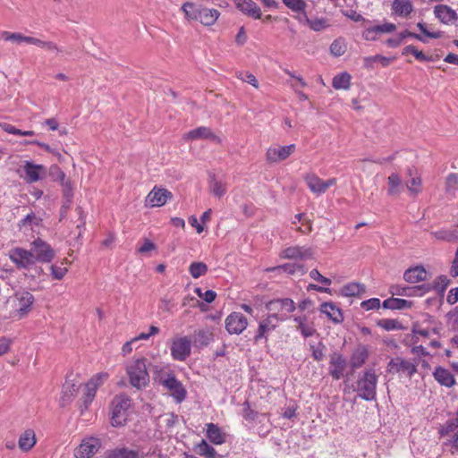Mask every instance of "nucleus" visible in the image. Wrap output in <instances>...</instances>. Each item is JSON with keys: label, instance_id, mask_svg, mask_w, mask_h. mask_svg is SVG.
Instances as JSON below:
<instances>
[{"label": "nucleus", "instance_id": "nucleus-1", "mask_svg": "<svg viewBox=\"0 0 458 458\" xmlns=\"http://www.w3.org/2000/svg\"><path fill=\"white\" fill-rule=\"evenodd\" d=\"M55 256L53 248L40 238L35 239L30 243V249L25 250L20 247L9 251L10 259L18 268L29 269L37 262L49 263Z\"/></svg>", "mask_w": 458, "mask_h": 458}, {"label": "nucleus", "instance_id": "nucleus-2", "mask_svg": "<svg viewBox=\"0 0 458 458\" xmlns=\"http://www.w3.org/2000/svg\"><path fill=\"white\" fill-rule=\"evenodd\" d=\"M111 424L120 427L126 423L131 412V399L125 394L116 395L111 403Z\"/></svg>", "mask_w": 458, "mask_h": 458}, {"label": "nucleus", "instance_id": "nucleus-3", "mask_svg": "<svg viewBox=\"0 0 458 458\" xmlns=\"http://www.w3.org/2000/svg\"><path fill=\"white\" fill-rule=\"evenodd\" d=\"M147 361L145 358H139L130 362L126 368L131 385L138 389L145 387L149 382Z\"/></svg>", "mask_w": 458, "mask_h": 458}, {"label": "nucleus", "instance_id": "nucleus-4", "mask_svg": "<svg viewBox=\"0 0 458 458\" xmlns=\"http://www.w3.org/2000/svg\"><path fill=\"white\" fill-rule=\"evenodd\" d=\"M377 384V376L373 369L366 370L361 377L357 381L356 391L358 395L366 401L376 399V388Z\"/></svg>", "mask_w": 458, "mask_h": 458}, {"label": "nucleus", "instance_id": "nucleus-5", "mask_svg": "<svg viewBox=\"0 0 458 458\" xmlns=\"http://www.w3.org/2000/svg\"><path fill=\"white\" fill-rule=\"evenodd\" d=\"M266 309L270 315H276L280 321L289 318V314L296 309L294 301L290 298L274 299L266 303Z\"/></svg>", "mask_w": 458, "mask_h": 458}, {"label": "nucleus", "instance_id": "nucleus-6", "mask_svg": "<svg viewBox=\"0 0 458 458\" xmlns=\"http://www.w3.org/2000/svg\"><path fill=\"white\" fill-rule=\"evenodd\" d=\"M158 383L170 392V394L177 403H182L186 398L187 391L174 373L160 376Z\"/></svg>", "mask_w": 458, "mask_h": 458}, {"label": "nucleus", "instance_id": "nucleus-7", "mask_svg": "<svg viewBox=\"0 0 458 458\" xmlns=\"http://www.w3.org/2000/svg\"><path fill=\"white\" fill-rule=\"evenodd\" d=\"M170 350L174 360L183 361L191 355V340L187 336L174 338Z\"/></svg>", "mask_w": 458, "mask_h": 458}, {"label": "nucleus", "instance_id": "nucleus-8", "mask_svg": "<svg viewBox=\"0 0 458 458\" xmlns=\"http://www.w3.org/2000/svg\"><path fill=\"white\" fill-rule=\"evenodd\" d=\"M100 446L101 441L99 438L94 437H85L75 449L74 456L76 458H90L99 450Z\"/></svg>", "mask_w": 458, "mask_h": 458}, {"label": "nucleus", "instance_id": "nucleus-9", "mask_svg": "<svg viewBox=\"0 0 458 458\" xmlns=\"http://www.w3.org/2000/svg\"><path fill=\"white\" fill-rule=\"evenodd\" d=\"M387 371L390 373H403L411 377L417 372V364L401 357H395L388 362Z\"/></svg>", "mask_w": 458, "mask_h": 458}, {"label": "nucleus", "instance_id": "nucleus-10", "mask_svg": "<svg viewBox=\"0 0 458 458\" xmlns=\"http://www.w3.org/2000/svg\"><path fill=\"white\" fill-rule=\"evenodd\" d=\"M225 324V328L230 335H240L247 328L248 319L240 312H233L227 316Z\"/></svg>", "mask_w": 458, "mask_h": 458}, {"label": "nucleus", "instance_id": "nucleus-11", "mask_svg": "<svg viewBox=\"0 0 458 458\" xmlns=\"http://www.w3.org/2000/svg\"><path fill=\"white\" fill-rule=\"evenodd\" d=\"M279 322L280 320L276 318V315L270 314L259 321L257 333L253 338L254 342L259 343L262 339L267 341L269 333L278 327Z\"/></svg>", "mask_w": 458, "mask_h": 458}, {"label": "nucleus", "instance_id": "nucleus-12", "mask_svg": "<svg viewBox=\"0 0 458 458\" xmlns=\"http://www.w3.org/2000/svg\"><path fill=\"white\" fill-rule=\"evenodd\" d=\"M295 145L291 144L283 147H270L266 153V159L268 163H279L287 159L294 151Z\"/></svg>", "mask_w": 458, "mask_h": 458}, {"label": "nucleus", "instance_id": "nucleus-13", "mask_svg": "<svg viewBox=\"0 0 458 458\" xmlns=\"http://www.w3.org/2000/svg\"><path fill=\"white\" fill-rule=\"evenodd\" d=\"M305 182L310 190L315 194H322L327 190L336 183L335 178H330L327 181H323L316 174H310L305 176Z\"/></svg>", "mask_w": 458, "mask_h": 458}, {"label": "nucleus", "instance_id": "nucleus-14", "mask_svg": "<svg viewBox=\"0 0 458 458\" xmlns=\"http://www.w3.org/2000/svg\"><path fill=\"white\" fill-rule=\"evenodd\" d=\"M25 180L33 183L41 180L47 174V168L43 165H36L31 161H25L22 166Z\"/></svg>", "mask_w": 458, "mask_h": 458}, {"label": "nucleus", "instance_id": "nucleus-15", "mask_svg": "<svg viewBox=\"0 0 458 458\" xmlns=\"http://www.w3.org/2000/svg\"><path fill=\"white\" fill-rule=\"evenodd\" d=\"M329 364V374L334 379L339 380L344 376V372L347 365L346 359L343 354L335 352L330 355Z\"/></svg>", "mask_w": 458, "mask_h": 458}, {"label": "nucleus", "instance_id": "nucleus-16", "mask_svg": "<svg viewBox=\"0 0 458 458\" xmlns=\"http://www.w3.org/2000/svg\"><path fill=\"white\" fill-rule=\"evenodd\" d=\"M172 198V193L165 189H157L156 187L148 193L147 202L150 207H162L167 199Z\"/></svg>", "mask_w": 458, "mask_h": 458}, {"label": "nucleus", "instance_id": "nucleus-17", "mask_svg": "<svg viewBox=\"0 0 458 458\" xmlns=\"http://www.w3.org/2000/svg\"><path fill=\"white\" fill-rule=\"evenodd\" d=\"M236 8L254 19L261 18V10L252 0H233Z\"/></svg>", "mask_w": 458, "mask_h": 458}, {"label": "nucleus", "instance_id": "nucleus-18", "mask_svg": "<svg viewBox=\"0 0 458 458\" xmlns=\"http://www.w3.org/2000/svg\"><path fill=\"white\" fill-rule=\"evenodd\" d=\"M282 255L289 259H307L312 258V251L310 248L293 246L286 248Z\"/></svg>", "mask_w": 458, "mask_h": 458}, {"label": "nucleus", "instance_id": "nucleus-19", "mask_svg": "<svg viewBox=\"0 0 458 458\" xmlns=\"http://www.w3.org/2000/svg\"><path fill=\"white\" fill-rule=\"evenodd\" d=\"M186 140H199V139H208L214 142H219V138L214 134L210 128L200 126L194 130L190 131L185 136Z\"/></svg>", "mask_w": 458, "mask_h": 458}, {"label": "nucleus", "instance_id": "nucleus-20", "mask_svg": "<svg viewBox=\"0 0 458 458\" xmlns=\"http://www.w3.org/2000/svg\"><path fill=\"white\" fill-rule=\"evenodd\" d=\"M434 13L441 22L445 24H448L458 19L455 11L445 4H439L435 6Z\"/></svg>", "mask_w": 458, "mask_h": 458}, {"label": "nucleus", "instance_id": "nucleus-21", "mask_svg": "<svg viewBox=\"0 0 458 458\" xmlns=\"http://www.w3.org/2000/svg\"><path fill=\"white\" fill-rule=\"evenodd\" d=\"M450 284V279L446 276H439L433 282V284H421L419 288L423 289V293H428L432 290L437 291L439 294H444L447 286Z\"/></svg>", "mask_w": 458, "mask_h": 458}, {"label": "nucleus", "instance_id": "nucleus-22", "mask_svg": "<svg viewBox=\"0 0 458 458\" xmlns=\"http://www.w3.org/2000/svg\"><path fill=\"white\" fill-rule=\"evenodd\" d=\"M434 378L441 385L446 387H452L456 381L454 375L446 369L437 367L434 373Z\"/></svg>", "mask_w": 458, "mask_h": 458}, {"label": "nucleus", "instance_id": "nucleus-23", "mask_svg": "<svg viewBox=\"0 0 458 458\" xmlns=\"http://www.w3.org/2000/svg\"><path fill=\"white\" fill-rule=\"evenodd\" d=\"M49 175L54 181H58L64 187V196L66 198L71 197V184L69 181L65 180V174L63 170L56 165H51L49 169Z\"/></svg>", "mask_w": 458, "mask_h": 458}, {"label": "nucleus", "instance_id": "nucleus-24", "mask_svg": "<svg viewBox=\"0 0 458 458\" xmlns=\"http://www.w3.org/2000/svg\"><path fill=\"white\" fill-rule=\"evenodd\" d=\"M391 6L393 13L400 17H408L413 12L411 0H394Z\"/></svg>", "mask_w": 458, "mask_h": 458}, {"label": "nucleus", "instance_id": "nucleus-25", "mask_svg": "<svg viewBox=\"0 0 458 458\" xmlns=\"http://www.w3.org/2000/svg\"><path fill=\"white\" fill-rule=\"evenodd\" d=\"M220 13L216 9L200 8L195 20L205 26L213 25L218 19Z\"/></svg>", "mask_w": 458, "mask_h": 458}, {"label": "nucleus", "instance_id": "nucleus-26", "mask_svg": "<svg viewBox=\"0 0 458 458\" xmlns=\"http://www.w3.org/2000/svg\"><path fill=\"white\" fill-rule=\"evenodd\" d=\"M427 271L423 267H415L404 272L403 278L406 282L415 284L427 280Z\"/></svg>", "mask_w": 458, "mask_h": 458}, {"label": "nucleus", "instance_id": "nucleus-27", "mask_svg": "<svg viewBox=\"0 0 458 458\" xmlns=\"http://www.w3.org/2000/svg\"><path fill=\"white\" fill-rule=\"evenodd\" d=\"M369 357V351L366 346L360 345L352 354L350 363L352 369L360 368Z\"/></svg>", "mask_w": 458, "mask_h": 458}, {"label": "nucleus", "instance_id": "nucleus-28", "mask_svg": "<svg viewBox=\"0 0 458 458\" xmlns=\"http://www.w3.org/2000/svg\"><path fill=\"white\" fill-rule=\"evenodd\" d=\"M320 311L326 314L334 323H341L344 319L341 310L332 302L322 303Z\"/></svg>", "mask_w": 458, "mask_h": 458}, {"label": "nucleus", "instance_id": "nucleus-29", "mask_svg": "<svg viewBox=\"0 0 458 458\" xmlns=\"http://www.w3.org/2000/svg\"><path fill=\"white\" fill-rule=\"evenodd\" d=\"M206 436L208 440L215 445H222L225 441V435L221 431L220 428L214 423L207 424Z\"/></svg>", "mask_w": 458, "mask_h": 458}, {"label": "nucleus", "instance_id": "nucleus-30", "mask_svg": "<svg viewBox=\"0 0 458 458\" xmlns=\"http://www.w3.org/2000/svg\"><path fill=\"white\" fill-rule=\"evenodd\" d=\"M16 298L19 301L18 312L21 316L27 314L34 302V296L29 292H22L21 293H17Z\"/></svg>", "mask_w": 458, "mask_h": 458}, {"label": "nucleus", "instance_id": "nucleus-31", "mask_svg": "<svg viewBox=\"0 0 458 458\" xmlns=\"http://www.w3.org/2000/svg\"><path fill=\"white\" fill-rule=\"evenodd\" d=\"M36 435L32 429H28L22 433L19 438V447L24 451H30L36 444Z\"/></svg>", "mask_w": 458, "mask_h": 458}, {"label": "nucleus", "instance_id": "nucleus-32", "mask_svg": "<svg viewBox=\"0 0 458 458\" xmlns=\"http://www.w3.org/2000/svg\"><path fill=\"white\" fill-rule=\"evenodd\" d=\"M293 320L297 323V330L300 331L305 338L312 336L316 333V329L312 326L308 325L307 315L296 316L293 318Z\"/></svg>", "mask_w": 458, "mask_h": 458}, {"label": "nucleus", "instance_id": "nucleus-33", "mask_svg": "<svg viewBox=\"0 0 458 458\" xmlns=\"http://www.w3.org/2000/svg\"><path fill=\"white\" fill-rule=\"evenodd\" d=\"M214 340V335L208 329H200L194 333L193 342L197 346H207Z\"/></svg>", "mask_w": 458, "mask_h": 458}, {"label": "nucleus", "instance_id": "nucleus-34", "mask_svg": "<svg viewBox=\"0 0 458 458\" xmlns=\"http://www.w3.org/2000/svg\"><path fill=\"white\" fill-rule=\"evenodd\" d=\"M390 292L393 295L414 296L421 295L423 293V289L419 288V285L415 287L393 285Z\"/></svg>", "mask_w": 458, "mask_h": 458}, {"label": "nucleus", "instance_id": "nucleus-35", "mask_svg": "<svg viewBox=\"0 0 458 458\" xmlns=\"http://www.w3.org/2000/svg\"><path fill=\"white\" fill-rule=\"evenodd\" d=\"M267 271L272 272V271H278V272H284L288 275H293L296 272H301V275L305 274L306 270L304 269V267L300 264H284L273 267L267 268Z\"/></svg>", "mask_w": 458, "mask_h": 458}, {"label": "nucleus", "instance_id": "nucleus-36", "mask_svg": "<svg viewBox=\"0 0 458 458\" xmlns=\"http://www.w3.org/2000/svg\"><path fill=\"white\" fill-rule=\"evenodd\" d=\"M384 309H389V310H403L406 308L411 307V302L404 300V299H398V298H388L383 301L382 304Z\"/></svg>", "mask_w": 458, "mask_h": 458}, {"label": "nucleus", "instance_id": "nucleus-37", "mask_svg": "<svg viewBox=\"0 0 458 458\" xmlns=\"http://www.w3.org/2000/svg\"><path fill=\"white\" fill-rule=\"evenodd\" d=\"M365 286L358 283H350L344 285L341 289V293L344 296L352 297L359 296L365 293Z\"/></svg>", "mask_w": 458, "mask_h": 458}, {"label": "nucleus", "instance_id": "nucleus-38", "mask_svg": "<svg viewBox=\"0 0 458 458\" xmlns=\"http://www.w3.org/2000/svg\"><path fill=\"white\" fill-rule=\"evenodd\" d=\"M107 458H139V452L126 447L115 448L107 453Z\"/></svg>", "mask_w": 458, "mask_h": 458}, {"label": "nucleus", "instance_id": "nucleus-39", "mask_svg": "<svg viewBox=\"0 0 458 458\" xmlns=\"http://www.w3.org/2000/svg\"><path fill=\"white\" fill-rule=\"evenodd\" d=\"M351 75L342 72L334 77L332 85L335 89H348L351 85Z\"/></svg>", "mask_w": 458, "mask_h": 458}, {"label": "nucleus", "instance_id": "nucleus-40", "mask_svg": "<svg viewBox=\"0 0 458 458\" xmlns=\"http://www.w3.org/2000/svg\"><path fill=\"white\" fill-rule=\"evenodd\" d=\"M458 430V419L448 420L440 428L439 434L442 437H446Z\"/></svg>", "mask_w": 458, "mask_h": 458}, {"label": "nucleus", "instance_id": "nucleus-41", "mask_svg": "<svg viewBox=\"0 0 458 458\" xmlns=\"http://www.w3.org/2000/svg\"><path fill=\"white\" fill-rule=\"evenodd\" d=\"M189 272L193 278H199L206 275L208 272V266L204 262L195 261L189 267Z\"/></svg>", "mask_w": 458, "mask_h": 458}, {"label": "nucleus", "instance_id": "nucleus-42", "mask_svg": "<svg viewBox=\"0 0 458 458\" xmlns=\"http://www.w3.org/2000/svg\"><path fill=\"white\" fill-rule=\"evenodd\" d=\"M402 180L398 174L394 173L388 177V194L395 195L400 193Z\"/></svg>", "mask_w": 458, "mask_h": 458}, {"label": "nucleus", "instance_id": "nucleus-43", "mask_svg": "<svg viewBox=\"0 0 458 458\" xmlns=\"http://www.w3.org/2000/svg\"><path fill=\"white\" fill-rule=\"evenodd\" d=\"M85 389L86 393L82 397V402L85 408H88V406L92 403L97 392L94 381H89L85 386Z\"/></svg>", "mask_w": 458, "mask_h": 458}, {"label": "nucleus", "instance_id": "nucleus-44", "mask_svg": "<svg viewBox=\"0 0 458 458\" xmlns=\"http://www.w3.org/2000/svg\"><path fill=\"white\" fill-rule=\"evenodd\" d=\"M307 24L314 31H321L328 26L327 21L324 18H317L314 20L310 19L306 13H303Z\"/></svg>", "mask_w": 458, "mask_h": 458}, {"label": "nucleus", "instance_id": "nucleus-45", "mask_svg": "<svg viewBox=\"0 0 458 458\" xmlns=\"http://www.w3.org/2000/svg\"><path fill=\"white\" fill-rule=\"evenodd\" d=\"M209 188L216 197L221 198L226 192V186L223 184L221 182L216 180L215 175H213L209 182Z\"/></svg>", "mask_w": 458, "mask_h": 458}, {"label": "nucleus", "instance_id": "nucleus-46", "mask_svg": "<svg viewBox=\"0 0 458 458\" xmlns=\"http://www.w3.org/2000/svg\"><path fill=\"white\" fill-rule=\"evenodd\" d=\"M346 51V45L342 38H337L330 45V53L334 56H341Z\"/></svg>", "mask_w": 458, "mask_h": 458}, {"label": "nucleus", "instance_id": "nucleus-47", "mask_svg": "<svg viewBox=\"0 0 458 458\" xmlns=\"http://www.w3.org/2000/svg\"><path fill=\"white\" fill-rule=\"evenodd\" d=\"M198 453L201 456H205L208 458H214L216 454V452L214 447L209 445L205 440H202L198 445Z\"/></svg>", "mask_w": 458, "mask_h": 458}, {"label": "nucleus", "instance_id": "nucleus-48", "mask_svg": "<svg viewBox=\"0 0 458 458\" xmlns=\"http://www.w3.org/2000/svg\"><path fill=\"white\" fill-rule=\"evenodd\" d=\"M377 326L387 331L398 330L403 328L402 325L398 320L391 318H383L378 320Z\"/></svg>", "mask_w": 458, "mask_h": 458}, {"label": "nucleus", "instance_id": "nucleus-49", "mask_svg": "<svg viewBox=\"0 0 458 458\" xmlns=\"http://www.w3.org/2000/svg\"><path fill=\"white\" fill-rule=\"evenodd\" d=\"M445 191L448 193L454 194L458 191V174H450L445 179Z\"/></svg>", "mask_w": 458, "mask_h": 458}, {"label": "nucleus", "instance_id": "nucleus-50", "mask_svg": "<svg viewBox=\"0 0 458 458\" xmlns=\"http://www.w3.org/2000/svg\"><path fill=\"white\" fill-rule=\"evenodd\" d=\"M182 10L188 19L195 20L200 7L196 6L193 3L186 2L182 4Z\"/></svg>", "mask_w": 458, "mask_h": 458}, {"label": "nucleus", "instance_id": "nucleus-51", "mask_svg": "<svg viewBox=\"0 0 458 458\" xmlns=\"http://www.w3.org/2000/svg\"><path fill=\"white\" fill-rule=\"evenodd\" d=\"M284 4L293 12L304 13L306 3L303 0H282Z\"/></svg>", "mask_w": 458, "mask_h": 458}, {"label": "nucleus", "instance_id": "nucleus-52", "mask_svg": "<svg viewBox=\"0 0 458 458\" xmlns=\"http://www.w3.org/2000/svg\"><path fill=\"white\" fill-rule=\"evenodd\" d=\"M310 350L312 351V358L317 361H321L325 358L326 346L322 343H318V345L310 344Z\"/></svg>", "mask_w": 458, "mask_h": 458}, {"label": "nucleus", "instance_id": "nucleus-53", "mask_svg": "<svg viewBox=\"0 0 458 458\" xmlns=\"http://www.w3.org/2000/svg\"><path fill=\"white\" fill-rule=\"evenodd\" d=\"M243 406L244 407L242 410V417L244 418L245 420H247L249 422H252V421L259 419V413L256 411L250 409L248 402H245Z\"/></svg>", "mask_w": 458, "mask_h": 458}, {"label": "nucleus", "instance_id": "nucleus-54", "mask_svg": "<svg viewBox=\"0 0 458 458\" xmlns=\"http://www.w3.org/2000/svg\"><path fill=\"white\" fill-rule=\"evenodd\" d=\"M420 186L421 179L419 176L411 177V179L406 182V187L411 193H419L421 191Z\"/></svg>", "mask_w": 458, "mask_h": 458}, {"label": "nucleus", "instance_id": "nucleus-55", "mask_svg": "<svg viewBox=\"0 0 458 458\" xmlns=\"http://www.w3.org/2000/svg\"><path fill=\"white\" fill-rule=\"evenodd\" d=\"M41 222V219L38 217L34 213L28 214L23 219H21L19 223V226H26L27 225H39Z\"/></svg>", "mask_w": 458, "mask_h": 458}, {"label": "nucleus", "instance_id": "nucleus-56", "mask_svg": "<svg viewBox=\"0 0 458 458\" xmlns=\"http://www.w3.org/2000/svg\"><path fill=\"white\" fill-rule=\"evenodd\" d=\"M417 27L419 28V30L424 36L430 38H440L443 35L442 31H435V32L429 31L427 29L426 23H424V22H418Z\"/></svg>", "mask_w": 458, "mask_h": 458}, {"label": "nucleus", "instance_id": "nucleus-57", "mask_svg": "<svg viewBox=\"0 0 458 458\" xmlns=\"http://www.w3.org/2000/svg\"><path fill=\"white\" fill-rule=\"evenodd\" d=\"M366 66H369L373 62H380L383 66H387L390 63V59L381 55H376L374 56H369L364 58Z\"/></svg>", "mask_w": 458, "mask_h": 458}, {"label": "nucleus", "instance_id": "nucleus-58", "mask_svg": "<svg viewBox=\"0 0 458 458\" xmlns=\"http://www.w3.org/2000/svg\"><path fill=\"white\" fill-rule=\"evenodd\" d=\"M68 269L65 267H60L56 265L51 266V275L53 278L56 280H61L64 278L65 274L67 273Z\"/></svg>", "mask_w": 458, "mask_h": 458}, {"label": "nucleus", "instance_id": "nucleus-59", "mask_svg": "<svg viewBox=\"0 0 458 458\" xmlns=\"http://www.w3.org/2000/svg\"><path fill=\"white\" fill-rule=\"evenodd\" d=\"M26 36H23L21 33H11L8 31H4L2 33V38L6 41H14V42H24V38Z\"/></svg>", "mask_w": 458, "mask_h": 458}, {"label": "nucleus", "instance_id": "nucleus-60", "mask_svg": "<svg viewBox=\"0 0 458 458\" xmlns=\"http://www.w3.org/2000/svg\"><path fill=\"white\" fill-rule=\"evenodd\" d=\"M310 276L311 279L318 281L322 284L330 285L332 283L331 279L323 276L318 269H312L310 272Z\"/></svg>", "mask_w": 458, "mask_h": 458}, {"label": "nucleus", "instance_id": "nucleus-61", "mask_svg": "<svg viewBox=\"0 0 458 458\" xmlns=\"http://www.w3.org/2000/svg\"><path fill=\"white\" fill-rule=\"evenodd\" d=\"M445 438L446 440L444 442V445L451 446L454 449L453 453L458 452V430Z\"/></svg>", "mask_w": 458, "mask_h": 458}, {"label": "nucleus", "instance_id": "nucleus-62", "mask_svg": "<svg viewBox=\"0 0 458 458\" xmlns=\"http://www.w3.org/2000/svg\"><path fill=\"white\" fill-rule=\"evenodd\" d=\"M237 77L239 79L242 80L243 81H246V82L251 84L255 88L259 87V82H258L256 77L252 73H249V72L244 73L242 72H240L237 73Z\"/></svg>", "mask_w": 458, "mask_h": 458}, {"label": "nucleus", "instance_id": "nucleus-63", "mask_svg": "<svg viewBox=\"0 0 458 458\" xmlns=\"http://www.w3.org/2000/svg\"><path fill=\"white\" fill-rule=\"evenodd\" d=\"M361 307L366 310L378 309L380 307V301L377 298H371L361 302Z\"/></svg>", "mask_w": 458, "mask_h": 458}, {"label": "nucleus", "instance_id": "nucleus-64", "mask_svg": "<svg viewBox=\"0 0 458 458\" xmlns=\"http://www.w3.org/2000/svg\"><path fill=\"white\" fill-rule=\"evenodd\" d=\"M396 30V25L391 22H386L381 25H376V31L379 34L392 33Z\"/></svg>", "mask_w": 458, "mask_h": 458}]
</instances>
